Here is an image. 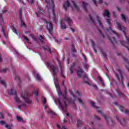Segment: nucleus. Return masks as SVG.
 <instances>
[{"instance_id":"obj_1","label":"nucleus","mask_w":129,"mask_h":129,"mask_svg":"<svg viewBox=\"0 0 129 129\" xmlns=\"http://www.w3.org/2000/svg\"><path fill=\"white\" fill-rule=\"evenodd\" d=\"M14 100L18 103V109H21L23 106H26V103H32V100L29 99V96H28L27 93H22L20 99L18 97V96L16 95L14 97Z\"/></svg>"},{"instance_id":"obj_2","label":"nucleus","mask_w":129,"mask_h":129,"mask_svg":"<svg viewBox=\"0 0 129 129\" xmlns=\"http://www.w3.org/2000/svg\"><path fill=\"white\" fill-rule=\"evenodd\" d=\"M45 1L47 4L46 8H47L48 10V17L52 18L53 22H54L55 24H57V17H56V15H55V13H54V2L53 0H51L50 3H49V0Z\"/></svg>"},{"instance_id":"obj_3","label":"nucleus","mask_w":129,"mask_h":129,"mask_svg":"<svg viewBox=\"0 0 129 129\" xmlns=\"http://www.w3.org/2000/svg\"><path fill=\"white\" fill-rule=\"evenodd\" d=\"M66 23H67L70 26H71L72 24V20L70 19V17L66 16L60 24V28L61 30H65L67 28L66 25Z\"/></svg>"},{"instance_id":"obj_4","label":"nucleus","mask_w":129,"mask_h":129,"mask_svg":"<svg viewBox=\"0 0 129 129\" xmlns=\"http://www.w3.org/2000/svg\"><path fill=\"white\" fill-rule=\"evenodd\" d=\"M83 72L84 70H82V80H83V82L86 84H88L89 86H92L95 88V89H98V87L96 85L92 84L91 81L89 79L88 75H87L86 73L82 75Z\"/></svg>"},{"instance_id":"obj_5","label":"nucleus","mask_w":129,"mask_h":129,"mask_svg":"<svg viewBox=\"0 0 129 129\" xmlns=\"http://www.w3.org/2000/svg\"><path fill=\"white\" fill-rule=\"evenodd\" d=\"M117 27L119 29V31H122L125 37V39L126 40L127 42V45L128 46H126V48H127V49L129 50V38L126 36V29L124 28V27H121V25L120 24H117Z\"/></svg>"},{"instance_id":"obj_6","label":"nucleus","mask_w":129,"mask_h":129,"mask_svg":"<svg viewBox=\"0 0 129 129\" xmlns=\"http://www.w3.org/2000/svg\"><path fill=\"white\" fill-rule=\"evenodd\" d=\"M67 101H68V100H67V97L66 95L63 96V100H58V104L63 110H64L67 106V104H66Z\"/></svg>"},{"instance_id":"obj_7","label":"nucleus","mask_w":129,"mask_h":129,"mask_svg":"<svg viewBox=\"0 0 129 129\" xmlns=\"http://www.w3.org/2000/svg\"><path fill=\"white\" fill-rule=\"evenodd\" d=\"M103 17H107V19H106V22L107 24L110 26V14L108 10H105V11L103 13Z\"/></svg>"},{"instance_id":"obj_8","label":"nucleus","mask_w":129,"mask_h":129,"mask_svg":"<svg viewBox=\"0 0 129 129\" xmlns=\"http://www.w3.org/2000/svg\"><path fill=\"white\" fill-rule=\"evenodd\" d=\"M43 21L44 22V24H46V25H48V24H49V28H48V27H47L46 28L49 34H50V35H52V33H53V25H52V23H51L50 22L47 21V20H46L45 19L43 20Z\"/></svg>"},{"instance_id":"obj_9","label":"nucleus","mask_w":129,"mask_h":129,"mask_svg":"<svg viewBox=\"0 0 129 129\" xmlns=\"http://www.w3.org/2000/svg\"><path fill=\"white\" fill-rule=\"evenodd\" d=\"M97 112L98 113H100L102 116H103V117L105 118V119L106 121V123L109 124V121H111V123L112 124L113 121L112 119H111L110 117H107L106 115H105L104 113H103L102 111L101 110H97Z\"/></svg>"},{"instance_id":"obj_10","label":"nucleus","mask_w":129,"mask_h":129,"mask_svg":"<svg viewBox=\"0 0 129 129\" xmlns=\"http://www.w3.org/2000/svg\"><path fill=\"white\" fill-rule=\"evenodd\" d=\"M47 66L50 67L52 70V73L53 75H55L58 73V68L56 66L51 65L50 63L47 62Z\"/></svg>"},{"instance_id":"obj_11","label":"nucleus","mask_w":129,"mask_h":129,"mask_svg":"<svg viewBox=\"0 0 129 129\" xmlns=\"http://www.w3.org/2000/svg\"><path fill=\"white\" fill-rule=\"evenodd\" d=\"M83 57L84 58V59H85V62H83V66L85 70H88L89 66L86 62L87 56L85 55V54H83Z\"/></svg>"},{"instance_id":"obj_12","label":"nucleus","mask_w":129,"mask_h":129,"mask_svg":"<svg viewBox=\"0 0 129 129\" xmlns=\"http://www.w3.org/2000/svg\"><path fill=\"white\" fill-rule=\"evenodd\" d=\"M116 118L118 121H119L120 124H121L122 126H124V125L126 124V119H122V120H120L118 116H116Z\"/></svg>"},{"instance_id":"obj_13","label":"nucleus","mask_w":129,"mask_h":129,"mask_svg":"<svg viewBox=\"0 0 129 129\" xmlns=\"http://www.w3.org/2000/svg\"><path fill=\"white\" fill-rule=\"evenodd\" d=\"M109 30L113 33V34H114L115 35L116 37H117L118 38H120L121 37V34H119V33H116L115 31H113L111 28V27H109L108 29H107V31H109Z\"/></svg>"},{"instance_id":"obj_14","label":"nucleus","mask_w":129,"mask_h":129,"mask_svg":"<svg viewBox=\"0 0 129 129\" xmlns=\"http://www.w3.org/2000/svg\"><path fill=\"white\" fill-rule=\"evenodd\" d=\"M123 58L124 60V63L125 66V67L129 72V61H128L127 58H126V57H123Z\"/></svg>"},{"instance_id":"obj_15","label":"nucleus","mask_w":129,"mask_h":129,"mask_svg":"<svg viewBox=\"0 0 129 129\" xmlns=\"http://www.w3.org/2000/svg\"><path fill=\"white\" fill-rule=\"evenodd\" d=\"M108 39L110 42L113 45H114V44H117V42L115 37H112V39H111V37H110V36H108Z\"/></svg>"},{"instance_id":"obj_16","label":"nucleus","mask_w":129,"mask_h":129,"mask_svg":"<svg viewBox=\"0 0 129 129\" xmlns=\"http://www.w3.org/2000/svg\"><path fill=\"white\" fill-rule=\"evenodd\" d=\"M87 6H88V4L87 3H85V2H83V9L84 11L86 12H87L88 10L87 8Z\"/></svg>"},{"instance_id":"obj_17","label":"nucleus","mask_w":129,"mask_h":129,"mask_svg":"<svg viewBox=\"0 0 129 129\" xmlns=\"http://www.w3.org/2000/svg\"><path fill=\"white\" fill-rule=\"evenodd\" d=\"M20 20L21 22V26L22 27H24V28H26V24L25 23H24V21H23V19H22V11L20 10Z\"/></svg>"},{"instance_id":"obj_18","label":"nucleus","mask_w":129,"mask_h":129,"mask_svg":"<svg viewBox=\"0 0 129 129\" xmlns=\"http://www.w3.org/2000/svg\"><path fill=\"white\" fill-rule=\"evenodd\" d=\"M69 7H70V3H69V2L68 1H66V3L63 4V8L66 11H67V8H69Z\"/></svg>"},{"instance_id":"obj_19","label":"nucleus","mask_w":129,"mask_h":129,"mask_svg":"<svg viewBox=\"0 0 129 129\" xmlns=\"http://www.w3.org/2000/svg\"><path fill=\"white\" fill-rule=\"evenodd\" d=\"M116 92L120 98H124L125 96L124 94H123V93H121V92H120V91L119 90H116Z\"/></svg>"},{"instance_id":"obj_20","label":"nucleus","mask_w":129,"mask_h":129,"mask_svg":"<svg viewBox=\"0 0 129 129\" xmlns=\"http://www.w3.org/2000/svg\"><path fill=\"white\" fill-rule=\"evenodd\" d=\"M9 94H16V89L15 88H12L10 90L8 91Z\"/></svg>"},{"instance_id":"obj_21","label":"nucleus","mask_w":129,"mask_h":129,"mask_svg":"<svg viewBox=\"0 0 129 129\" xmlns=\"http://www.w3.org/2000/svg\"><path fill=\"white\" fill-rule=\"evenodd\" d=\"M72 4H73V6L74 7V9L76 10V11H79L80 8L79 7L77 6V4L75 3L74 1H72Z\"/></svg>"},{"instance_id":"obj_22","label":"nucleus","mask_w":129,"mask_h":129,"mask_svg":"<svg viewBox=\"0 0 129 129\" xmlns=\"http://www.w3.org/2000/svg\"><path fill=\"white\" fill-rule=\"evenodd\" d=\"M101 18H100L99 16H97V21L99 23V25L102 27V28H103V26H102V24H101Z\"/></svg>"},{"instance_id":"obj_23","label":"nucleus","mask_w":129,"mask_h":129,"mask_svg":"<svg viewBox=\"0 0 129 129\" xmlns=\"http://www.w3.org/2000/svg\"><path fill=\"white\" fill-rule=\"evenodd\" d=\"M77 74L78 75V77L81 78V69H80V68H79V69L77 70Z\"/></svg>"},{"instance_id":"obj_24","label":"nucleus","mask_w":129,"mask_h":129,"mask_svg":"<svg viewBox=\"0 0 129 129\" xmlns=\"http://www.w3.org/2000/svg\"><path fill=\"white\" fill-rule=\"evenodd\" d=\"M98 79L100 81L101 85L104 87L105 86V84L104 83L102 78H101V76H98Z\"/></svg>"},{"instance_id":"obj_25","label":"nucleus","mask_w":129,"mask_h":129,"mask_svg":"<svg viewBox=\"0 0 129 129\" xmlns=\"http://www.w3.org/2000/svg\"><path fill=\"white\" fill-rule=\"evenodd\" d=\"M0 83L2 85H3V86H4L5 87H7V83H6V82H5V81H4L3 80H2L1 78H0Z\"/></svg>"},{"instance_id":"obj_26","label":"nucleus","mask_w":129,"mask_h":129,"mask_svg":"<svg viewBox=\"0 0 129 129\" xmlns=\"http://www.w3.org/2000/svg\"><path fill=\"white\" fill-rule=\"evenodd\" d=\"M90 104H91V105H92V107H93V108H95V109H99V107L98 106L95 105V102L91 101V102H90Z\"/></svg>"},{"instance_id":"obj_27","label":"nucleus","mask_w":129,"mask_h":129,"mask_svg":"<svg viewBox=\"0 0 129 129\" xmlns=\"http://www.w3.org/2000/svg\"><path fill=\"white\" fill-rule=\"evenodd\" d=\"M56 88H57V90L58 92V95H61L62 94V92H61V90H60V88L59 87V85H55Z\"/></svg>"},{"instance_id":"obj_28","label":"nucleus","mask_w":129,"mask_h":129,"mask_svg":"<svg viewBox=\"0 0 129 129\" xmlns=\"http://www.w3.org/2000/svg\"><path fill=\"white\" fill-rule=\"evenodd\" d=\"M36 79L38 81H41V80H42V77H41V76H40V75H39L38 74H37L36 76Z\"/></svg>"},{"instance_id":"obj_29","label":"nucleus","mask_w":129,"mask_h":129,"mask_svg":"<svg viewBox=\"0 0 129 129\" xmlns=\"http://www.w3.org/2000/svg\"><path fill=\"white\" fill-rule=\"evenodd\" d=\"M89 19H90V21L91 22L92 24H93V25H95V22L94 20H93L92 16H91V15H89Z\"/></svg>"},{"instance_id":"obj_30","label":"nucleus","mask_w":129,"mask_h":129,"mask_svg":"<svg viewBox=\"0 0 129 129\" xmlns=\"http://www.w3.org/2000/svg\"><path fill=\"white\" fill-rule=\"evenodd\" d=\"M120 75V77H121V81H122V79L123 78V76H122V70L121 69H120V68H119L118 70Z\"/></svg>"},{"instance_id":"obj_31","label":"nucleus","mask_w":129,"mask_h":129,"mask_svg":"<svg viewBox=\"0 0 129 129\" xmlns=\"http://www.w3.org/2000/svg\"><path fill=\"white\" fill-rule=\"evenodd\" d=\"M77 126L78 129H80V126H81V121L80 120L77 121Z\"/></svg>"},{"instance_id":"obj_32","label":"nucleus","mask_w":129,"mask_h":129,"mask_svg":"<svg viewBox=\"0 0 129 129\" xmlns=\"http://www.w3.org/2000/svg\"><path fill=\"white\" fill-rule=\"evenodd\" d=\"M9 71V69L7 68L3 69L0 71V72H2V73H6V72H8Z\"/></svg>"},{"instance_id":"obj_33","label":"nucleus","mask_w":129,"mask_h":129,"mask_svg":"<svg viewBox=\"0 0 129 129\" xmlns=\"http://www.w3.org/2000/svg\"><path fill=\"white\" fill-rule=\"evenodd\" d=\"M11 28L12 31L14 32V33H16L17 35H18V31L17 30V29H16V28H15V27H14V26H11Z\"/></svg>"},{"instance_id":"obj_34","label":"nucleus","mask_w":129,"mask_h":129,"mask_svg":"<svg viewBox=\"0 0 129 129\" xmlns=\"http://www.w3.org/2000/svg\"><path fill=\"white\" fill-rule=\"evenodd\" d=\"M121 16L122 20L123 21V22H126V18L125 16H124V15H123L122 14H121Z\"/></svg>"},{"instance_id":"obj_35","label":"nucleus","mask_w":129,"mask_h":129,"mask_svg":"<svg viewBox=\"0 0 129 129\" xmlns=\"http://www.w3.org/2000/svg\"><path fill=\"white\" fill-rule=\"evenodd\" d=\"M48 113L49 114H51L52 115H54V114H55V112H54V111H53L51 109L49 110V111H48Z\"/></svg>"},{"instance_id":"obj_36","label":"nucleus","mask_w":129,"mask_h":129,"mask_svg":"<svg viewBox=\"0 0 129 129\" xmlns=\"http://www.w3.org/2000/svg\"><path fill=\"white\" fill-rule=\"evenodd\" d=\"M91 42L92 46L93 47V50H94L95 43L94 41H93V40H92V39L91 40Z\"/></svg>"},{"instance_id":"obj_37","label":"nucleus","mask_w":129,"mask_h":129,"mask_svg":"<svg viewBox=\"0 0 129 129\" xmlns=\"http://www.w3.org/2000/svg\"><path fill=\"white\" fill-rule=\"evenodd\" d=\"M120 43L122 46H125V44H126V42L124 41V40H120Z\"/></svg>"},{"instance_id":"obj_38","label":"nucleus","mask_w":129,"mask_h":129,"mask_svg":"<svg viewBox=\"0 0 129 129\" xmlns=\"http://www.w3.org/2000/svg\"><path fill=\"white\" fill-rule=\"evenodd\" d=\"M2 32H3V34L5 36V37H6V39H7L8 38V34H6V33H5V28H2Z\"/></svg>"},{"instance_id":"obj_39","label":"nucleus","mask_w":129,"mask_h":129,"mask_svg":"<svg viewBox=\"0 0 129 129\" xmlns=\"http://www.w3.org/2000/svg\"><path fill=\"white\" fill-rule=\"evenodd\" d=\"M17 119L18 121H23V118L20 116H17Z\"/></svg>"},{"instance_id":"obj_40","label":"nucleus","mask_w":129,"mask_h":129,"mask_svg":"<svg viewBox=\"0 0 129 129\" xmlns=\"http://www.w3.org/2000/svg\"><path fill=\"white\" fill-rule=\"evenodd\" d=\"M33 93H34V94L38 95L39 94V91L38 90H36L33 91Z\"/></svg>"},{"instance_id":"obj_41","label":"nucleus","mask_w":129,"mask_h":129,"mask_svg":"<svg viewBox=\"0 0 129 129\" xmlns=\"http://www.w3.org/2000/svg\"><path fill=\"white\" fill-rule=\"evenodd\" d=\"M41 42H44V41H45V39H44V37H43V36H40V38H39Z\"/></svg>"},{"instance_id":"obj_42","label":"nucleus","mask_w":129,"mask_h":129,"mask_svg":"<svg viewBox=\"0 0 129 129\" xmlns=\"http://www.w3.org/2000/svg\"><path fill=\"white\" fill-rule=\"evenodd\" d=\"M0 21L1 22V24H4V20L3 19V17L1 14H0Z\"/></svg>"},{"instance_id":"obj_43","label":"nucleus","mask_w":129,"mask_h":129,"mask_svg":"<svg viewBox=\"0 0 129 129\" xmlns=\"http://www.w3.org/2000/svg\"><path fill=\"white\" fill-rule=\"evenodd\" d=\"M60 74L61 76H62V77H64V75L63 74V71H62V67H61V66H60Z\"/></svg>"},{"instance_id":"obj_44","label":"nucleus","mask_w":129,"mask_h":129,"mask_svg":"<svg viewBox=\"0 0 129 129\" xmlns=\"http://www.w3.org/2000/svg\"><path fill=\"white\" fill-rule=\"evenodd\" d=\"M72 52H75L76 51L75 48L74 47V44L72 45Z\"/></svg>"},{"instance_id":"obj_45","label":"nucleus","mask_w":129,"mask_h":129,"mask_svg":"<svg viewBox=\"0 0 129 129\" xmlns=\"http://www.w3.org/2000/svg\"><path fill=\"white\" fill-rule=\"evenodd\" d=\"M15 80H18V81H20V77L18 76H15V78H14Z\"/></svg>"},{"instance_id":"obj_46","label":"nucleus","mask_w":129,"mask_h":129,"mask_svg":"<svg viewBox=\"0 0 129 129\" xmlns=\"http://www.w3.org/2000/svg\"><path fill=\"white\" fill-rule=\"evenodd\" d=\"M23 38H24V39H25L26 40V42H28V43H29V38L28 37H27L25 36H24Z\"/></svg>"},{"instance_id":"obj_47","label":"nucleus","mask_w":129,"mask_h":129,"mask_svg":"<svg viewBox=\"0 0 129 129\" xmlns=\"http://www.w3.org/2000/svg\"><path fill=\"white\" fill-rule=\"evenodd\" d=\"M46 101H47V100H46V98L43 97V98H42V102H43V103L44 104H45Z\"/></svg>"},{"instance_id":"obj_48","label":"nucleus","mask_w":129,"mask_h":129,"mask_svg":"<svg viewBox=\"0 0 129 129\" xmlns=\"http://www.w3.org/2000/svg\"><path fill=\"white\" fill-rule=\"evenodd\" d=\"M115 76H116V77L117 78V79L118 80V81L120 82V80L119 79V77L118 75V74H115Z\"/></svg>"},{"instance_id":"obj_49","label":"nucleus","mask_w":129,"mask_h":129,"mask_svg":"<svg viewBox=\"0 0 129 129\" xmlns=\"http://www.w3.org/2000/svg\"><path fill=\"white\" fill-rule=\"evenodd\" d=\"M73 66H75V63H73V66H72V67L70 68V70L71 73H73V72L72 71V67H73Z\"/></svg>"},{"instance_id":"obj_50","label":"nucleus","mask_w":129,"mask_h":129,"mask_svg":"<svg viewBox=\"0 0 129 129\" xmlns=\"http://www.w3.org/2000/svg\"><path fill=\"white\" fill-rule=\"evenodd\" d=\"M120 111H121L122 112H124V107H123L122 106H120Z\"/></svg>"},{"instance_id":"obj_51","label":"nucleus","mask_w":129,"mask_h":129,"mask_svg":"<svg viewBox=\"0 0 129 129\" xmlns=\"http://www.w3.org/2000/svg\"><path fill=\"white\" fill-rule=\"evenodd\" d=\"M31 37L33 41H37V39L36 38V37H35V36H34L33 35H31Z\"/></svg>"},{"instance_id":"obj_52","label":"nucleus","mask_w":129,"mask_h":129,"mask_svg":"<svg viewBox=\"0 0 129 129\" xmlns=\"http://www.w3.org/2000/svg\"><path fill=\"white\" fill-rule=\"evenodd\" d=\"M99 32L100 34L102 36L103 38H105V35L103 34V33H102L101 30H99Z\"/></svg>"},{"instance_id":"obj_53","label":"nucleus","mask_w":129,"mask_h":129,"mask_svg":"<svg viewBox=\"0 0 129 129\" xmlns=\"http://www.w3.org/2000/svg\"><path fill=\"white\" fill-rule=\"evenodd\" d=\"M29 4H34V0H27Z\"/></svg>"},{"instance_id":"obj_54","label":"nucleus","mask_w":129,"mask_h":129,"mask_svg":"<svg viewBox=\"0 0 129 129\" xmlns=\"http://www.w3.org/2000/svg\"><path fill=\"white\" fill-rule=\"evenodd\" d=\"M90 125L92 126H94V122L92 120H91V122L90 123Z\"/></svg>"},{"instance_id":"obj_55","label":"nucleus","mask_w":129,"mask_h":129,"mask_svg":"<svg viewBox=\"0 0 129 129\" xmlns=\"http://www.w3.org/2000/svg\"><path fill=\"white\" fill-rule=\"evenodd\" d=\"M102 54H103V55H104V56L105 57H107V54H106V52H105L104 51H102Z\"/></svg>"},{"instance_id":"obj_56","label":"nucleus","mask_w":129,"mask_h":129,"mask_svg":"<svg viewBox=\"0 0 129 129\" xmlns=\"http://www.w3.org/2000/svg\"><path fill=\"white\" fill-rule=\"evenodd\" d=\"M45 50H47V51H48V52H49V53H51L50 48L48 47L47 48H45Z\"/></svg>"},{"instance_id":"obj_57","label":"nucleus","mask_w":129,"mask_h":129,"mask_svg":"<svg viewBox=\"0 0 129 129\" xmlns=\"http://www.w3.org/2000/svg\"><path fill=\"white\" fill-rule=\"evenodd\" d=\"M0 123L1 124H5V125L6 124V122L5 121H1Z\"/></svg>"},{"instance_id":"obj_58","label":"nucleus","mask_w":129,"mask_h":129,"mask_svg":"<svg viewBox=\"0 0 129 129\" xmlns=\"http://www.w3.org/2000/svg\"><path fill=\"white\" fill-rule=\"evenodd\" d=\"M5 127H7V128H8V129H11V127L9 126V125H8V124H6L5 125Z\"/></svg>"},{"instance_id":"obj_59","label":"nucleus","mask_w":129,"mask_h":129,"mask_svg":"<svg viewBox=\"0 0 129 129\" xmlns=\"http://www.w3.org/2000/svg\"><path fill=\"white\" fill-rule=\"evenodd\" d=\"M95 119H96L97 120H100L101 118H100V117H98V116H95Z\"/></svg>"},{"instance_id":"obj_60","label":"nucleus","mask_w":129,"mask_h":129,"mask_svg":"<svg viewBox=\"0 0 129 129\" xmlns=\"http://www.w3.org/2000/svg\"><path fill=\"white\" fill-rule=\"evenodd\" d=\"M0 118H4V114L2 113H0Z\"/></svg>"},{"instance_id":"obj_61","label":"nucleus","mask_w":129,"mask_h":129,"mask_svg":"<svg viewBox=\"0 0 129 129\" xmlns=\"http://www.w3.org/2000/svg\"><path fill=\"white\" fill-rule=\"evenodd\" d=\"M125 114H129V110H125Z\"/></svg>"},{"instance_id":"obj_62","label":"nucleus","mask_w":129,"mask_h":129,"mask_svg":"<svg viewBox=\"0 0 129 129\" xmlns=\"http://www.w3.org/2000/svg\"><path fill=\"white\" fill-rule=\"evenodd\" d=\"M43 12H44L43 11V10H42V9L39 8V13H41V14H43Z\"/></svg>"},{"instance_id":"obj_63","label":"nucleus","mask_w":129,"mask_h":129,"mask_svg":"<svg viewBox=\"0 0 129 129\" xmlns=\"http://www.w3.org/2000/svg\"><path fill=\"white\" fill-rule=\"evenodd\" d=\"M92 2L94 3L95 6H97V2L96 0H92Z\"/></svg>"},{"instance_id":"obj_64","label":"nucleus","mask_w":129,"mask_h":129,"mask_svg":"<svg viewBox=\"0 0 129 129\" xmlns=\"http://www.w3.org/2000/svg\"><path fill=\"white\" fill-rule=\"evenodd\" d=\"M112 14H113V15L114 16V17H115V18H116V15L115 12H113Z\"/></svg>"}]
</instances>
